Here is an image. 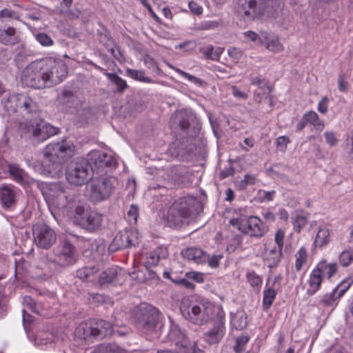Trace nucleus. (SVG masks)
<instances>
[{"mask_svg":"<svg viewBox=\"0 0 353 353\" xmlns=\"http://www.w3.org/2000/svg\"><path fill=\"white\" fill-rule=\"evenodd\" d=\"M67 75V65L61 59L48 57L31 62L23 69L21 79L28 87L43 89L59 84Z\"/></svg>","mask_w":353,"mask_h":353,"instance_id":"obj_1","label":"nucleus"},{"mask_svg":"<svg viewBox=\"0 0 353 353\" xmlns=\"http://www.w3.org/2000/svg\"><path fill=\"white\" fill-rule=\"evenodd\" d=\"M75 146L72 141L66 139L56 143H50L43 150V159L41 165L45 174L53 176L61 168V161L74 155Z\"/></svg>","mask_w":353,"mask_h":353,"instance_id":"obj_2","label":"nucleus"},{"mask_svg":"<svg viewBox=\"0 0 353 353\" xmlns=\"http://www.w3.org/2000/svg\"><path fill=\"white\" fill-rule=\"evenodd\" d=\"M283 8V0H238L237 12L246 21L261 20L265 14H276Z\"/></svg>","mask_w":353,"mask_h":353,"instance_id":"obj_3","label":"nucleus"},{"mask_svg":"<svg viewBox=\"0 0 353 353\" xmlns=\"http://www.w3.org/2000/svg\"><path fill=\"white\" fill-rule=\"evenodd\" d=\"M201 201L194 196L181 197L169 208L167 219L171 226H181L202 210Z\"/></svg>","mask_w":353,"mask_h":353,"instance_id":"obj_4","label":"nucleus"},{"mask_svg":"<svg viewBox=\"0 0 353 353\" xmlns=\"http://www.w3.org/2000/svg\"><path fill=\"white\" fill-rule=\"evenodd\" d=\"M74 246L68 241L60 245V250L52 258L50 254L43 255L41 259L40 267L46 271L45 275L50 277L57 273L61 267L68 266L74 262Z\"/></svg>","mask_w":353,"mask_h":353,"instance_id":"obj_5","label":"nucleus"},{"mask_svg":"<svg viewBox=\"0 0 353 353\" xmlns=\"http://www.w3.org/2000/svg\"><path fill=\"white\" fill-rule=\"evenodd\" d=\"M160 313L151 305L141 304L135 310L134 315V324L137 328L143 334L151 336L158 334L157 327L159 324Z\"/></svg>","mask_w":353,"mask_h":353,"instance_id":"obj_6","label":"nucleus"},{"mask_svg":"<svg viewBox=\"0 0 353 353\" xmlns=\"http://www.w3.org/2000/svg\"><path fill=\"white\" fill-rule=\"evenodd\" d=\"M4 108L9 113L33 114L39 111L35 99L26 94H11L3 102Z\"/></svg>","mask_w":353,"mask_h":353,"instance_id":"obj_7","label":"nucleus"},{"mask_svg":"<svg viewBox=\"0 0 353 353\" xmlns=\"http://www.w3.org/2000/svg\"><path fill=\"white\" fill-rule=\"evenodd\" d=\"M230 224L250 237L259 239L268 232V227L256 216L231 219Z\"/></svg>","mask_w":353,"mask_h":353,"instance_id":"obj_8","label":"nucleus"},{"mask_svg":"<svg viewBox=\"0 0 353 353\" xmlns=\"http://www.w3.org/2000/svg\"><path fill=\"white\" fill-rule=\"evenodd\" d=\"M65 176L70 184L81 186L92 179V174L88 162L83 159H77L68 165Z\"/></svg>","mask_w":353,"mask_h":353,"instance_id":"obj_9","label":"nucleus"},{"mask_svg":"<svg viewBox=\"0 0 353 353\" xmlns=\"http://www.w3.org/2000/svg\"><path fill=\"white\" fill-rule=\"evenodd\" d=\"M68 190L62 183H50L44 192L45 199L49 205L57 208H65L73 201Z\"/></svg>","mask_w":353,"mask_h":353,"instance_id":"obj_10","label":"nucleus"},{"mask_svg":"<svg viewBox=\"0 0 353 353\" xmlns=\"http://www.w3.org/2000/svg\"><path fill=\"white\" fill-rule=\"evenodd\" d=\"M215 310L214 305L210 301L203 299L190 305L185 316L192 323L202 325L212 318Z\"/></svg>","mask_w":353,"mask_h":353,"instance_id":"obj_11","label":"nucleus"},{"mask_svg":"<svg viewBox=\"0 0 353 353\" xmlns=\"http://www.w3.org/2000/svg\"><path fill=\"white\" fill-rule=\"evenodd\" d=\"M88 188L91 201L101 202L110 196L113 183L110 178L99 177L92 179Z\"/></svg>","mask_w":353,"mask_h":353,"instance_id":"obj_12","label":"nucleus"},{"mask_svg":"<svg viewBox=\"0 0 353 353\" xmlns=\"http://www.w3.org/2000/svg\"><path fill=\"white\" fill-rule=\"evenodd\" d=\"M92 171L103 172L105 168H116L117 159L111 154L101 150H92L88 154L86 161Z\"/></svg>","mask_w":353,"mask_h":353,"instance_id":"obj_13","label":"nucleus"},{"mask_svg":"<svg viewBox=\"0 0 353 353\" xmlns=\"http://www.w3.org/2000/svg\"><path fill=\"white\" fill-rule=\"evenodd\" d=\"M33 236L36 245L43 249H49L57 241L55 232L46 224L34 225Z\"/></svg>","mask_w":353,"mask_h":353,"instance_id":"obj_14","label":"nucleus"},{"mask_svg":"<svg viewBox=\"0 0 353 353\" xmlns=\"http://www.w3.org/2000/svg\"><path fill=\"white\" fill-rule=\"evenodd\" d=\"M225 334V314L221 310L218 309L212 327L205 333V341L210 344L218 343L222 340Z\"/></svg>","mask_w":353,"mask_h":353,"instance_id":"obj_15","label":"nucleus"},{"mask_svg":"<svg viewBox=\"0 0 353 353\" xmlns=\"http://www.w3.org/2000/svg\"><path fill=\"white\" fill-rule=\"evenodd\" d=\"M137 241V232L134 230H124L117 234L110 244L108 250L114 252L120 249L128 248L134 245Z\"/></svg>","mask_w":353,"mask_h":353,"instance_id":"obj_16","label":"nucleus"},{"mask_svg":"<svg viewBox=\"0 0 353 353\" xmlns=\"http://www.w3.org/2000/svg\"><path fill=\"white\" fill-rule=\"evenodd\" d=\"M59 133V129L43 121L36 122L32 125V134L38 141L43 142L49 137Z\"/></svg>","mask_w":353,"mask_h":353,"instance_id":"obj_17","label":"nucleus"},{"mask_svg":"<svg viewBox=\"0 0 353 353\" xmlns=\"http://www.w3.org/2000/svg\"><path fill=\"white\" fill-rule=\"evenodd\" d=\"M259 41L265 49L272 53H280L284 50V46L280 41L279 37L274 33L260 32Z\"/></svg>","mask_w":353,"mask_h":353,"instance_id":"obj_18","label":"nucleus"},{"mask_svg":"<svg viewBox=\"0 0 353 353\" xmlns=\"http://www.w3.org/2000/svg\"><path fill=\"white\" fill-rule=\"evenodd\" d=\"M20 190L12 185L3 184L0 186V201L4 208H9L16 203Z\"/></svg>","mask_w":353,"mask_h":353,"instance_id":"obj_19","label":"nucleus"},{"mask_svg":"<svg viewBox=\"0 0 353 353\" xmlns=\"http://www.w3.org/2000/svg\"><path fill=\"white\" fill-rule=\"evenodd\" d=\"M102 215L97 212H87L81 219V226L89 231L93 232L98 230L102 223Z\"/></svg>","mask_w":353,"mask_h":353,"instance_id":"obj_20","label":"nucleus"},{"mask_svg":"<svg viewBox=\"0 0 353 353\" xmlns=\"http://www.w3.org/2000/svg\"><path fill=\"white\" fill-rule=\"evenodd\" d=\"M181 254L184 259L192 261L197 264L206 263L208 259V254L206 252L196 247H191L183 250Z\"/></svg>","mask_w":353,"mask_h":353,"instance_id":"obj_21","label":"nucleus"},{"mask_svg":"<svg viewBox=\"0 0 353 353\" xmlns=\"http://www.w3.org/2000/svg\"><path fill=\"white\" fill-rule=\"evenodd\" d=\"M92 323V336L103 339L111 336L114 332L112 325L103 320H95Z\"/></svg>","mask_w":353,"mask_h":353,"instance_id":"obj_22","label":"nucleus"},{"mask_svg":"<svg viewBox=\"0 0 353 353\" xmlns=\"http://www.w3.org/2000/svg\"><path fill=\"white\" fill-rule=\"evenodd\" d=\"M250 84L256 86L260 90V92L255 90L254 92V99L258 103H261L263 97L268 95L272 92L268 81L264 78L260 77H252L250 80Z\"/></svg>","mask_w":353,"mask_h":353,"instance_id":"obj_23","label":"nucleus"},{"mask_svg":"<svg viewBox=\"0 0 353 353\" xmlns=\"http://www.w3.org/2000/svg\"><path fill=\"white\" fill-rule=\"evenodd\" d=\"M323 279L321 274L314 268L310 273L309 277L303 285L306 294L308 296H312L316 294L321 288Z\"/></svg>","mask_w":353,"mask_h":353,"instance_id":"obj_24","label":"nucleus"},{"mask_svg":"<svg viewBox=\"0 0 353 353\" xmlns=\"http://www.w3.org/2000/svg\"><path fill=\"white\" fill-rule=\"evenodd\" d=\"M195 118L194 114L188 109H181L176 111L172 117L174 123L177 124L182 130H188L190 122Z\"/></svg>","mask_w":353,"mask_h":353,"instance_id":"obj_25","label":"nucleus"},{"mask_svg":"<svg viewBox=\"0 0 353 353\" xmlns=\"http://www.w3.org/2000/svg\"><path fill=\"white\" fill-rule=\"evenodd\" d=\"M192 138L189 137L181 139H176L170 145L168 152L172 156L178 157L188 152L192 148H189L192 145Z\"/></svg>","mask_w":353,"mask_h":353,"instance_id":"obj_26","label":"nucleus"},{"mask_svg":"<svg viewBox=\"0 0 353 353\" xmlns=\"http://www.w3.org/2000/svg\"><path fill=\"white\" fill-rule=\"evenodd\" d=\"M323 279H331L338 271V264L336 262L327 263L326 260H321L314 268Z\"/></svg>","mask_w":353,"mask_h":353,"instance_id":"obj_27","label":"nucleus"},{"mask_svg":"<svg viewBox=\"0 0 353 353\" xmlns=\"http://www.w3.org/2000/svg\"><path fill=\"white\" fill-rule=\"evenodd\" d=\"M282 250L276 246L265 250L264 261L270 268L276 267L282 257Z\"/></svg>","mask_w":353,"mask_h":353,"instance_id":"obj_28","label":"nucleus"},{"mask_svg":"<svg viewBox=\"0 0 353 353\" xmlns=\"http://www.w3.org/2000/svg\"><path fill=\"white\" fill-rule=\"evenodd\" d=\"M92 353H128L115 343H105L97 346Z\"/></svg>","mask_w":353,"mask_h":353,"instance_id":"obj_29","label":"nucleus"},{"mask_svg":"<svg viewBox=\"0 0 353 353\" xmlns=\"http://www.w3.org/2000/svg\"><path fill=\"white\" fill-rule=\"evenodd\" d=\"M167 255V250L163 247H159L154 251L146 254L145 265H157L159 259L165 258Z\"/></svg>","mask_w":353,"mask_h":353,"instance_id":"obj_30","label":"nucleus"},{"mask_svg":"<svg viewBox=\"0 0 353 353\" xmlns=\"http://www.w3.org/2000/svg\"><path fill=\"white\" fill-rule=\"evenodd\" d=\"M8 172L12 179L17 183L22 185L26 181L27 174L17 164L8 165Z\"/></svg>","mask_w":353,"mask_h":353,"instance_id":"obj_31","label":"nucleus"},{"mask_svg":"<svg viewBox=\"0 0 353 353\" xmlns=\"http://www.w3.org/2000/svg\"><path fill=\"white\" fill-rule=\"evenodd\" d=\"M0 42L6 45L17 43L18 37L16 35L15 29L12 27H8L6 29H0Z\"/></svg>","mask_w":353,"mask_h":353,"instance_id":"obj_32","label":"nucleus"},{"mask_svg":"<svg viewBox=\"0 0 353 353\" xmlns=\"http://www.w3.org/2000/svg\"><path fill=\"white\" fill-rule=\"evenodd\" d=\"M223 50L224 48H223L218 47L214 48L212 45H208L199 49L200 52L202 53L206 59L213 61H219Z\"/></svg>","mask_w":353,"mask_h":353,"instance_id":"obj_33","label":"nucleus"},{"mask_svg":"<svg viewBox=\"0 0 353 353\" xmlns=\"http://www.w3.org/2000/svg\"><path fill=\"white\" fill-rule=\"evenodd\" d=\"M330 241V230L325 226H319L318 232L315 236L314 244L316 246L323 248L327 245Z\"/></svg>","mask_w":353,"mask_h":353,"instance_id":"obj_34","label":"nucleus"},{"mask_svg":"<svg viewBox=\"0 0 353 353\" xmlns=\"http://www.w3.org/2000/svg\"><path fill=\"white\" fill-rule=\"evenodd\" d=\"M92 323L88 324L83 322L78 325L74 331L75 338L85 340L90 336H92Z\"/></svg>","mask_w":353,"mask_h":353,"instance_id":"obj_35","label":"nucleus"},{"mask_svg":"<svg viewBox=\"0 0 353 353\" xmlns=\"http://www.w3.org/2000/svg\"><path fill=\"white\" fill-rule=\"evenodd\" d=\"M58 99L59 103L66 108H72L77 103L75 94L70 90H63L59 96Z\"/></svg>","mask_w":353,"mask_h":353,"instance_id":"obj_36","label":"nucleus"},{"mask_svg":"<svg viewBox=\"0 0 353 353\" xmlns=\"http://www.w3.org/2000/svg\"><path fill=\"white\" fill-rule=\"evenodd\" d=\"M179 353H202V351L196 346L194 341H190L188 338L176 346Z\"/></svg>","mask_w":353,"mask_h":353,"instance_id":"obj_37","label":"nucleus"},{"mask_svg":"<svg viewBox=\"0 0 353 353\" xmlns=\"http://www.w3.org/2000/svg\"><path fill=\"white\" fill-rule=\"evenodd\" d=\"M118 274L117 267H111L103 270L99 276V283L100 285L112 283L115 280Z\"/></svg>","mask_w":353,"mask_h":353,"instance_id":"obj_38","label":"nucleus"},{"mask_svg":"<svg viewBox=\"0 0 353 353\" xmlns=\"http://www.w3.org/2000/svg\"><path fill=\"white\" fill-rule=\"evenodd\" d=\"M307 123L312 125L316 130L322 131L325 127L324 123L320 120L319 115L314 111H308L303 115Z\"/></svg>","mask_w":353,"mask_h":353,"instance_id":"obj_39","label":"nucleus"},{"mask_svg":"<svg viewBox=\"0 0 353 353\" xmlns=\"http://www.w3.org/2000/svg\"><path fill=\"white\" fill-rule=\"evenodd\" d=\"M126 75L135 81H139L147 83H153L154 81L151 78L146 77L143 70L126 68Z\"/></svg>","mask_w":353,"mask_h":353,"instance_id":"obj_40","label":"nucleus"},{"mask_svg":"<svg viewBox=\"0 0 353 353\" xmlns=\"http://www.w3.org/2000/svg\"><path fill=\"white\" fill-rule=\"evenodd\" d=\"M97 272L94 267H84L77 270V276L83 281H94Z\"/></svg>","mask_w":353,"mask_h":353,"instance_id":"obj_41","label":"nucleus"},{"mask_svg":"<svg viewBox=\"0 0 353 353\" xmlns=\"http://www.w3.org/2000/svg\"><path fill=\"white\" fill-rule=\"evenodd\" d=\"M339 299L334 290L332 292L324 294L319 301V305L323 307H332L337 305Z\"/></svg>","mask_w":353,"mask_h":353,"instance_id":"obj_42","label":"nucleus"},{"mask_svg":"<svg viewBox=\"0 0 353 353\" xmlns=\"http://www.w3.org/2000/svg\"><path fill=\"white\" fill-rule=\"evenodd\" d=\"M105 76L110 81L111 83H114L117 86V92L122 93L128 87L125 80L118 76L114 73L105 72Z\"/></svg>","mask_w":353,"mask_h":353,"instance_id":"obj_43","label":"nucleus"},{"mask_svg":"<svg viewBox=\"0 0 353 353\" xmlns=\"http://www.w3.org/2000/svg\"><path fill=\"white\" fill-rule=\"evenodd\" d=\"M168 337L170 341L174 342L176 347L183 341L187 339L185 334L180 330L178 325H172L171 326Z\"/></svg>","mask_w":353,"mask_h":353,"instance_id":"obj_44","label":"nucleus"},{"mask_svg":"<svg viewBox=\"0 0 353 353\" xmlns=\"http://www.w3.org/2000/svg\"><path fill=\"white\" fill-rule=\"evenodd\" d=\"M307 254L305 248L301 247L295 254V269L297 272L302 270L303 265L306 263Z\"/></svg>","mask_w":353,"mask_h":353,"instance_id":"obj_45","label":"nucleus"},{"mask_svg":"<svg viewBox=\"0 0 353 353\" xmlns=\"http://www.w3.org/2000/svg\"><path fill=\"white\" fill-rule=\"evenodd\" d=\"M276 296V292L271 288H265L263 291V307L267 310L272 305Z\"/></svg>","mask_w":353,"mask_h":353,"instance_id":"obj_46","label":"nucleus"},{"mask_svg":"<svg viewBox=\"0 0 353 353\" xmlns=\"http://www.w3.org/2000/svg\"><path fill=\"white\" fill-rule=\"evenodd\" d=\"M339 262L343 267H348L353 263V250L345 249L339 255Z\"/></svg>","mask_w":353,"mask_h":353,"instance_id":"obj_47","label":"nucleus"},{"mask_svg":"<svg viewBox=\"0 0 353 353\" xmlns=\"http://www.w3.org/2000/svg\"><path fill=\"white\" fill-rule=\"evenodd\" d=\"M308 217L303 214H296L292 222L294 230L300 233L307 223Z\"/></svg>","mask_w":353,"mask_h":353,"instance_id":"obj_48","label":"nucleus"},{"mask_svg":"<svg viewBox=\"0 0 353 353\" xmlns=\"http://www.w3.org/2000/svg\"><path fill=\"white\" fill-rule=\"evenodd\" d=\"M246 279L252 288H256L257 290H259L263 281L261 276L254 271H250L246 273Z\"/></svg>","mask_w":353,"mask_h":353,"instance_id":"obj_49","label":"nucleus"},{"mask_svg":"<svg viewBox=\"0 0 353 353\" xmlns=\"http://www.w3.org/2000/svg\"><path fill=\"white\" fill-rule=\"evenodd\" d=\"M250 338L248 336L242 335L235 339V345L234 351L235 353H243L245 350V346L248 344Z\"/></svg>","mask_w":353,"mask_h":353,"instance_id":"obj_50","label":"nucleus"},{"mask_svg":"<svg viewBox=\"0 0 353 353\" xmlns=\"http://www.w3.org/2000/svg\"><path fill=\"white\" fill-rule=\"evenodd\" d=\"M353 283V279H346L338 284L333 290L337 294L339 299L345 294Z\"/></svg>","mask_w":353,"mask_h":353,"instance_id":"obj_51","label":"nucleus"},{"mask_svg":"<svg viewBox=\"0 0 353 353\" xmlns=\"http://www.w3.org/2000/svg\"><path fill=\"white\" fill-rule=\"evenodd\" d=\"M0 20L3 22H10L11 21L19 20L17 14L7 8L0 10Z\"/></svg>","mask_w":353,"mask_h":353,"instance_id":"obj_52","label":"nucleus"},{"mask_svg":"<svg viewBox=\"0 0 353 353\" xmlns=\"http://www.w3.org/2000/svg\"><path fill=\"white\" fill-rule=\"evenodd\" d=\"M232 323L237 330H243L247 325L246 316L243 314H236L232 319Z\"/></svg>","mask_w":353,"mask_h":353,"instance_id":"obj_53","label":"nucleus"},{"mask_svg":"<svg viewBox=\"0 0 353 353\" xmlns=\"http://www.w3.org/2000/svg\"><path fill=\"white\" fill-rule=\"evenodd\" d=\"M143 63L147 68L152 70L153 72L156 74H159L161 72V69L158 65V63L156 61L149 55H146L143 58Z\"/></svg>","mask_w":353,"mask_h":353,"instance_id":"obj_54","label":"nucleus"},{"mask_svg":"<svg viewBox=\"0 0 353 353\" xmlns=\"http://www.w3.org/2000/svg\"><path fill=\"white\" fill-rule=\"evenodd\" d=\"M196 47V43L195 41L189 40L185 41L183 43L175 46V49H179L185 52H190L195 50Z\"/></svg>","mask_w":353,"mask_h":353,"instance_id":"obj_55","label":"nucleus"},{"mask_svg":"<svg viewBox=\"0 0 353 353\" xmlns=\"http://www.w3.org/2000/svg\"><path fill=\"white\" fill-rule=\"evenodd\" d=\"M139 216V208L134 205H132L127 213V221L130 224H135Z\"/></svg>","mask_w":353,"mask_h":353,"instance_id":"obj_56","label":"nucleus"},{"mask_svg":"<svg viewBox=\"0 0 353 353\" xmlns=\"http://www.w3.org/2000/svg\"><path fill=\"white\" fill-rule=\"evenodd\" d=\"M58 28L65 35L70 37H76L77 36V32L72 28L71 23H60Z\"/></svg>","mask_w":353,"mask_h":353,"instance_id":"obj_57","label":"nucleus"},{"mask_svg":"<svg viewBox=\"0 0 353 353\" xmlns=\"http://www.w3.org/2000/svg\"><path fill=\"white\" fill-rule=\"evenodd\" d=\"M23 303L32 312L40 314L39 305L30 296H25Z\"/></svg>","mask_w":353,"mask_h":353,"instance_id":"obj_58","label":"nucleus"},{"mask_svg":"<svg viewBox=\"0 0 353 353\" xmlns=\"http://www.w3.org/2000/svg\"><path fill=\"white\" fill-rule=\"evenodd\" d=\"M174 69L179 75H181V77L188 79L189 81H190L196 85H201L202 81L200 79H199V78H197L185 71H183L182 70H181L179 68H174Z\"/></svg>","mask_w":353,"mask_h":353,"instance_id":"obj_59","label":"nucleus"},{"mask_svg":"<svg viewBox=\"0 0 353 353\" xmlns=\"http://www.w3.org/2000/svg\"><path fill=\"white\" fill-rule=\"evenodd\" d=\"M256 181V176L251 174H246L244 176L243 180L239 182V187L241 189H245L248 185H252L255 184Z\"/></svg>","mask_w":353,"mask_h":353,"instance_id":"obj_60","label":"nucleus"},{"mask_svg":"<svg viewBox=\"0 0 353 353\" xmlns=\"http://www.w3.org/2000/svg\"><path fill=\"white\" fill-rule=\"evenodd\" d=\"M290 143V139L287 136H281L276 139L275 144L279 150L285 152L287 150L288 144Z\"/></svg>","mask_w":353,"mask_h":353,"instance_id":"obj_61","label":"nucleus"},{"mask_svg":"<svg viewBox=\"0 0 353 353\" xmlns=\"http://www.w3.org/2000/svg\"><path fill=\"white\" fill-rule=\"evenodd\" d=\"M276 192L274 190L265 191L263 190H259L258 191V195L261 201H271L273 200Z\"/></svg>","mask_w":353,"mask_h":353,"instance_id":"obj_62","label":"nucleus"},{"mask_svg":"<svg viewBox=\"0 0 353 353\" xmlns=\"http://www.w3.org/2000/svg\"><path fill=\"white\" fill-rule=\"evenodd\" d=\"M110 43L107 44V49L110 51L112 55L119 61H121L123 56L118 49L115 48V45L112 39H108Z\"/></svg>","mask_w":353,"mask_h":353,"instance_id":"obj_63","label":"nucleus"},{"mask_svg":"<svg viewBox=\"0 0 353 353\" xmlns=\"http://www.w3.org/2000/svg\"><path fill=\"white\" fill-rule=\"evenodd\" d=\"M228 54L230 58L237 62L243 57V51L237 48H230L228 50Z\"/></svg>","mask_w":353,"mask_h":353,"instance_id":"obj_64","label":"nucleus"}]
</instances>
